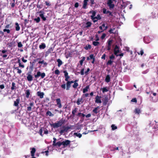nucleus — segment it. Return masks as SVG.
<instances>
[{
    "label": "nucleus",
    "instance_id": "nucleus-1",
    "mask_svg": "<svg viewBox=\"0 0 158 158\" xmlns=\"http://www.w3.org/2000/svg\"><path fill=\"white\" fill-rule=\"evenodd\" d=\"M22 122L25 125L26 127H29V126L30 119L29 118H26L23 119Z\"/></svg>",
    "mask_w": 158,
    "mask_h": 158
},
{
    "label": "nucleus",
    "instance_id": "nucleus-2",
    "mask_svg": "<svg viewBox=\"0 0 158 158\" xmlns=\"http://www.w3.org/2000/svg\"><path fill=\"white\" fill-rule=\"evenodd\" d=\"M10 40V41H9L10 42L8 43L7 44V47L11 48L14 46H15V42L12 41L11 39L8 40Z\"/></svg>",
    "mask_w": 158,
    "mask_h": 158
},
{
    "label": "nucleus",
    "instance_id": "nucleus-3",
    "mask_svg": "<svg viewBox=\"0 0 158 158\" xmlns=\"http://www.w3.org/2000/svg\"><path fill=\"white\" fill-rule=\"evenodd\" d=\"M56 105L59 108H61L62 107V105L61 104L60 99V98L56 99Z\"/></svg>",
    "mask_w": 158,
    "mask_h": 158
},
{
    "label": "nucleus",
    "instance_id": "nucleus-4",
    "mask_svg": "<svg viewBox=\"0 0 158 158\" xmlns=\"http://www.w3.org/2000/svg\"><path fill=\"white\" fill-rule=\"evenodd\" d=\"M102 10L104 14H106L109 16H112L111 12L109 11V10H106V8H103Z\"/></svg>",
    "mask_w": 158,
    "mask_h": 158
},
{
    "label": "nucleus",
    "instance_id": "nucleus-5",
    "mask_svg": "<svg viewBox=\"0 0 158 158\" xmlns=\"http://www.w3.org/2000/svg\"><path fill=\"white\" fill-rule=\"evenodd\" d=\"M119 52V47L117 45H116L114 49V54L117 56H118L117 54Z\"/></svg>",
    "mask_w": 158,
    "mask_h": 158
},
{
    "label": "nucleus",
    "instance_id": "nucleus-6",
    "mask_svg": "<svg viewBox=\"0 0 158 158\" xmlns=\"http://www.w3.org/2000/svg\"><path fill=\"white\" fill-rule=\"evenodd\" d=\"M99 28L101 30H106L108 28V25L106 23H103L99 27Z\"/></svg>",
    "mask_w": 158,
    "mask_h": 158
},
{
    "label": "nucleus",
    "instance_id": "nucleus-7",
    "mask_svg": "<svg viewBox=\"0 0 158 158\" xmlns=\"http://www.w3.org/2000/svg\"><path fill=\"white\" fill-rule=\"evenodd\" d=\"M112 40H108V41H107V44H108V45H107V50L108 51H109L111 49V44L112 43Z\"/></svg>",
    "mask_w": 158,
    "mask_h": 158
},
{
    "label": "nucleus",
    "instance_id": "nucleus-8",
    "mask_svg": "<svg viewBox=\"0 0 158 158\" xmlns=\"http://www.w3.org/2000/svg\"><path fill=\"white\" fill-rule=\"evenodd\" d=\"M70 142L71 141L69 140H66L65 141L62 142V145L64 147H67L70 144Z\"/></svg>",
    "mask_w": 158,
    "mask_h": 158
},
{
    "label": "nucleus",
    "instance_id": "nucleus-9",
    "mask_svg": "<svg viewBox=\"0 0 158 158\" xmlns=\"http://www.w3.org/2000/svg\"><path fill=\"white\" fill-rule=\"evenodd\" d=\"M17 88L16 84L14 82H12L11 84V91H15L16 89Z\"/></svg>",
    "mask_w": 158,
    "mask_h": 158
},
{
    "label": "nucleus",
    "instance_id": "nucleus-10",
    "mask_svg": "<svg viewBox=\"0 0 158 158\" xmlns=\"http://www.w3.org/2000/svg\"><path fill=\"white\" fill-rule=\"evenodd\" d=\"M101 97L100 96L97 95L95 98V102L97 103H102V101L101 100Z\"/></svg>",
    "mask_w": 158,
    "mask_h": 158
},
{
    "label": "nucleus",
    "instance_id": "nucleus-11",
    "mask_svg": "<svg viewBox=\"0 0 158 158\" xmlns=\"http://www.w3.org/2000/svg\"><path fill=\"white\" fill-rule=\"evenodd\" d=\"M51 126L54 128H57L61 127L58 122V121H57L56 123H55L51 124Z\"/></svg>",
    "mask_w": 158,
    "mask_h": 158
},
{
    "label": "nucleus",
    "instance_id": "nucleus-12",
    "mask_svg": "<svg viewBox=\"0 0 158 158\" xmlns=\"http://www.w3.org/2000/svg\"><path fill=\"white\" fill-rule=\"evenodd\" d=\"M20 99L19 98H17L15 101H14V106H18L19 103Z\"/></svg>",
    "mask_w": 158,
    "mask_h": 158
},
{
    "label": "nucleus",
    "instance_id": "nucleus-13",
    "mask_svg": "<svg viewBox=\"0 0 158 158\" xmlns=\"http://www.w3.org/2000/svg\"><path fill=\"white\" fill-rule=\"evenodd\" d=\"M37 96L40 97V98H42L44 97V93L43 92H41L40 91H38L37 93Z\"/></svg>",
    "mask_w": 158,
    "mask_h": 158
},
{
    "label": "nucleus",
    "instance_id": "nucleus-14",
    "mask_svg": "<svg viewBox=\"0 0 158 158\" xmlns=\"http://www.w3.org/2000/svg\"><path fill=\"white\" fill-rule=\"evenodd\" d=\"M84 102L83 100V98L81 97V98H79L76 102L77 104V105H80L81 103H82Z\"/></svg>",
    "mask_w": 158,
    "mask_h": 158
},
{
    "label": "nucleus",
    "instance_id": "nucleus-15",
    "mask_svg": "<svg viewBox=\"0 0 158 158\" xmlns=\"http://www.w3.org/2000/svg\"><path fill=\"white\" fill-rule=\"evenodd\" d=\"M99 108L100 107L99 106H98L96 107H95L93 110L92 112L96 114H97L98 112H99V110H98V109H99Z\"/></svg>",
    "mask_w": 158,
    "mask_h": 158
},
{
    "label": "nucleus",
    "instance_id": "nucleus-16",
    "mask_svg": "<svg viewBox=\"0 0 158 158\" xmlns=\"http://www.w3.org/2000/svg\"><path fill=\"white\" fill-rule=\"evenodd\" d=\"M58 122L59 123L60 125L61 126L65 122V120L63 118H61L58 121Z\"/></svg>",
    "mask_w": 158,
    "mask_h": 158
},
{
    "label": "nucleus",
    "instance_id": "nucleus-17",
    "mask_svg": "<svg viewBox=\"0 0 158 158\" xmlns=\"http://www.w3.org/2000/svg\"><path fill=\"white\" fill-rule=\"evenodd\" d=\"M108 102V98L107 97H105L104 98L103 100V105L104 106H105L107 104Z\"/></svg>",
    "mask_w": 158,
    "mask_h": 158
},
{
    "label": "nucleus",
    "instance_id": "nucleus-18",
    "mask_svg": "<svg viewBox=\"0 0 158 158\" xmlns=\"http://www.w3.org/2000/svg\"><path fill=\"white\" fill-rule=\"evenodd\" d=\"M134 111L135 114H139L141 112L140 109L139 108H135Z\"/></svg>",
    "mask_w": 158,
    "mask_h": 158
},
{
    "label": "nucleus",
    "instance_id": "nucleus-19",
    "mask_svg": "<svg viewBox=\"0 0 158 158\" xmlns=\"http://www.w3.org/2000/svg\"><path fill=\"white\" fill-rule=\"evenodd\" d=\"M92 48V46L91 45L88 44L86 45L84 47V48L86 50H88L89 49H90Z\"/></svg>",
    "mask_w": 158,
    "mask_h": 158
},
{
    "label": "nucleus",
    "instance_id": "nucleus-20",
    "mask_svg": "<svg viewBox=\"0 0 158 158\" xmlns=\"http://www.w3.org/2000/svg\"><path fill=\"white\" fill-rule=\"evenodd\" d=\"M61 145H62V142H61L60 141H59L57 142V143H56L55 144H54L53 145V146H57L58 147H60L61 146Z\"/></svg>",
    "mask_w": 158,
    "mask_h": 158
},
{
    "label": "nucleus",
    "instance_id": "nucleus-21",
    "mask_svg": "<svg viewBox=\"0 0 158 158\" xmlns=\"http://www.w3.org/2000/svg\"><path fill=\"white\" fill-rule=\"evenodd\" d=\"M72 127V126H68L67 127H65L64 126L63 128H64V131L65 132H67L69 129H71V127Z\"/></svg>",
    "mask_w": 158,
    "mask_h": 158
},
{
    "label": "nucleus",
    "instance_id": "nucleus-22",
    "mask_svg": "<svg viewBox=\"0 0 158 158\" xmlns=\"http://www.w3.org/2000/svg\"><path fill=\"white\" fill-rule=\"evenodd\" d=\"M57 61L58 63V67H60V66L63 64V62L60 59H57Z\"/></svg>",
    "mask_w": 158,
    "mask_h": 158
},
{
    "label": "nucleus",
    "instance_id": "nucleus-23",
    "mask_svg": "<svg viewBox=\"0 0 158 158\" xmlns=\"http://www.w3.org/2000/svg\"><path fill=\"white\" fill-rule=\"evenodd\" d=\"M113 3H107V4L110 9L113 8L114 7V5Z\"/></svg>",
    "mask_w": 158,
    "mask_h": 158
},
{
    "label": "nucleus",
    "instance_id": "nucleus-24",
    "mask_svg": "<svg viewBox=\"0 0 158 158\" xmlns=\"http://www.w3.org/2000/svg\"><path fill=\"white\" fill-rule=\"evenodd\" d=\"M105 80L107 83H108L110 81V77L109 75L106 76Z\"/></svg>",
    "mask_w": 158,
    "mask_h": 158
},
{
    "label": "nucleus",
    "instance_id": "nucleus-25",
    "mask_svg": "<svg viewBox=\"0 0 158 158\" xmlns=\"http://www.w3.org/2000/svg\"><path fill=\"white\" fill-rule=\"evenodd\" d=\"M89 85H88L87 86H86L83 89V93H85L88 91V89H89Z\"/></svg>",
    "mask_w": 158,
    "mask_h": 158
},
{
    "label": "nucleus",
    "instance_id": "nucleus-26",
    "mask_svg": "<svg viewBox=\"0 0 158 158\" xmlns=\"http://www.w3.org/2000/svg\"><path fill=\"white\" fill-rule=\"evenodd\" d=\"M90 58L91 59H93V61H92V64H94V61L95 60V57L94 56V55L93 54H92L90 55L89 56Z\"/></svg>",
    "mask_w": 158,
    "mask_h": 158
},
{
    "label": "nucleus",
    "instance_id": "nucleus-27",
    "mask_svg": "<svg viewBox=\"0 0 158 158\" xmlns=\"http://www.w3.org/2000/svg\"><path fill=\"white\" fill-rule=\"evenodd\" d=\"M71 84L68 81H67L66 85V89L67 90H69L70 89V88L71 87Z\"/></svg>",
    "mask_w": 158,
    "mask_h": 158
},
{
    "label": "nucleus",
    "instance_id": "nucleus-28",
    "mask_svg": "<svg viewBox=\"0 0 158 158\" xmlns=\"http://www.w3.org/2000/svg\"><path fill=\"white\" fill-rule=\"evenodd\" d=\"M46 47V45L44 43H42L39 46V48L40 49H44Z\"/></svg>",
    "mask_w": 158,
    "mask_h": 158
},
{
    "label": "nucleus",
    "instance_id": "nucleus-29",
    "mask_svg": "<svg viewBox=\"0 0 158 158\" xmlns=\"http://www.w3.org/2000/svg\"><path fill=\"white\" fill-rule=\"evenodd\" d=\"M25 94H26V97L27 98H28L29 97V96L30 95V90L29 89H27L25 91Z\"/></svg>",
    "mask_w": 158,
    "mask_h": 158
},
{
    "label": "nucleus",
    "instance_id": "nucleus-30",
    "mask_svg": "<svg viewBox=\"0 0 158 158\" xmlns=\"http://www.w3.org/2000/svg\"><path fill=\"white\" fill-rule=\"evenodd\" d=\"M8 54V52L7 50H0V55H1V54Z\"/></svg>",
    "mask_w": 158,
    "mask_h": 158
},
{
    "label": "nucleus",
    "instance_id": "nucleus-31",
    "mask_svg": "<svg viewBox=\"0 0 158 158\" xmlns=\"http://www.w3.org/2000/svg\"><path fill=\"white\" fill-rule=\"evenodd\" d=\"M38 63L43 64L44 65V66H43V67L46 66L47 64V63L46 62H44V60H43L42 61H39L38 62Z\"/></svg>",
    "mask_w": 158,
    "mask_h": 158
},
{
    "label": "nucleus",
    "instance_id": "nucleus-32",
    "mask_svg": "<svg viewBox=\"0 0 158 158\" xmlns=\"http://www.w3.org/2000/svg\"><path fill=\"white\" fill-rule=\"evenodd\" d=\"M46 115L47 116H50L52 117L54 116V114H52L51 112L50 111H48L46 113Z\"/></svg>",
    "mask_w": 158,
    "mask_h": 158
},
{
    "label": "nucleus",
    "instance_id": "nucleus-33",
    "mask_svg": "<svg viewBox=\"0 0 158 158\" xmlns=\"http://www.w3.org/2000/svg\"><path fill=\"white\" fill-rule=\"evenodd\" d=\"M5 35L3 31L0 30V41L2 40V36Z\"/></svg>",
    "mask_w": 158,
    "mask_h": 158
},
{
    "label": "nucleus",
    "instance_id": "nucleus-34",
    "mask_svg": "<svg viewBox=\"0 0 158 158\" xmlns=\"http://www.w3.org/2000/svg\"><path fill=\"white\" fill-rule=\"evenodd\" d=\"M77 108H75V109L73 110L72 111V114L73 115V116H74L75 115V113L76 112L77 110Z\"/></svg>",
    "mask_w": 158,
    "mask_h": 158
},
{
    "label": "nucleus",
    "instance_id": "nucleus-35",
    "mask_svg": "<svg viewBox=\"0 0 158 158\" xmlns=\"http://www.w3.org/2000/svg\"><path fill=\"white\" fill-rule=\"evenodd\" d=\"M74 135L78 137L79 138H81L82 136V135L81 134L76 132L74 133Z\"/></svg>",
    "mask_w": 158,
    "mask_h": 158
},
{
    "label": "nucleus",
    "instance_id": "nucleus-36",
    "mask_svg": "<svg viewBox=\"0 0 158 158\" xmlns=\"http://www.w3.org/2000/svg\"><path fill=\"white\" fill-rule=\"evenodd\" d=\"M90 13H92V15L91 16V18H94L96 12L94 11H90Z\"/></svg>",
    "mask_w": 158,
    "mask_h": 158
},
{
    "label": "nucleus",
    "instance_id": "nucleus-37",
    "mask_svg": "<svg viewBox=\"0 0 158 158\" xmlns=\"http://www.w3.org/2000/svg\"><path fill=\"white\" fill-rule=\"evenodd\" d=\"M111 127L112 130H114L117 128V127L114 124H112L111 126Z\"/></svg>",
    "mask_w": 158,
    "mask_h": 158
},
{
    "label": "nucleus",
    "instance_id": "nucleus-38",
    "mask_svg": "<svg viewBox=\"0 0 158 158\" xmlns=\"http://www.w3.org/2000/svg\"><path fill=\"white\" fill-rule=\"evenodd\" d=\"M100 43L98 41H93V44L94 46H98L99 44Z\"/></svg>",
    "mask_w": 158,
    "mask_h": 158
},
{
    "label": "nucleus",
    "instance_id": "nucleus-39",
    "mask_svg": "<svg viewBox=\"0 0 158 158\" xmlns=\"http://www.w3.org/2000/svg\"><path fill=\"white\" fill-rule=\"evenodd\" d=\"M113 62V61L111 60H109L106 63V65H112Z\"/></svg>",
    "mask_w": 158,
    "mask_h": 158
},
{
    "label": "nucleus",
    "instance_id": "nucleus-40",
    "mask_svg": "<svg viewBox=\"0 0 158 158\" xmlns=\"http://www.w3.org/2000/svg\"><path fill=\"white\" fill-rule=\"evenodd\" d=\"M41 73L40 71H38L37 72V74L35 76V78H37L41 76Z\"/></svg>",
    "mask_w": 158,
    "mask_h": 158
},
{
    "label": "nucleus",
    "instance_id": "nucleus-41",
    "mask_svg": "<svg viewBox=\"0 0 158 158\" xmlns=\"http://www.w3.org/2000/svg\"><path fill=\"white\" fill-rule=\"evenodd\" d=\"M108 91V90L107 88L106 87H103L102 89V92L103 93H104L105 92H107Z\"/></svg>",
    "mask_w": 158,
    "mask_h": 158
},
{
    "label": "nucleus",
    "instance_id": "nucleus-42",
    "mask_svg": "<svg viewBox=\"0 0 158 158\" xmlns=\"http://www.w3.org/2000/svg\"><path fill=\"white\" fill-rule=\"evenodd\" d=\"M40 16L44 21H45L46 20V18L44 17L43 14H40Z\"/></svg>",
    "mask_w": 158,
    "mask_h": 158
},
{
    "label": "nucleus",
    "instance_id": "nucleus-43",
    "mask_svg": "<svg viewBox=\"0 0 158 158\" xmlns=\"http://www.w3.org/2000/svg\"><path fill=\"white\" fill-rule=\"evenodd\" d=\"M91 23L90 22H88L86 23L85 27H88L90 26L91 25Z\"/></svg>",
    "mask_w": 158,
    "mask_h": 158
},
{
    "label": "nucleus",
    "instance_id": "nucleus-44",
    "mask_svg": "<svg viewBox=\"0 0 158 158\" xmlns=\"http://www.w3.org/2000/svg\"><path fill=\"white\" fill-rule=\"evenodd\" d=\"M85 57H83L82 58V59L80 60L79 61L80 64L81 65H82L83 61L85 60Z\"/></svg>",
    "mask_w": 158,
    "mask_h": 158
},
{
    "label": "nucleus",
    "instance_id": "nucleus-45",
    "mask_svg": "<svg viewBox=\"0 0 158 158\" xmlns=\"http://www.w3.org/2000/svg\"><path fill=\"white\" fill-rule=\"evenodd\" d=\"M16 30H19L20 27L19 26V24L17 23H16L15 24Z\"/></svg>",
    "mask_w": 158,
    "mask_h": 158
},
{
    "label": "nucleus",
    "instance_id": "nucleus-46",
    "mask_svg": "<svg viewBox=\"0 0 158 158\" xmlns=\"http://www.w3.org/2000/svg\"><path fill=\"white\" fill-rule=\"evenodd\" d=\"M77 116H81L83 117H84L85 116V115L84 114L82 113H79L77 115Z\"/></svg>",
    "mask_w": 158,
    "mask_h": 158
},
{
    "label": "nucleus",
    "instance_id": "nucleus-47",
    "mask_svg": "<svg viewBox=\"0 0 158 158\" xmlns=\"http://www.w3.org/2000/svg\"><path fill=\"white\" fill-rule=\"evenodd\" d=\"M78 86V84L77 83H74V84L73 85V87L74 88H76Z\"/></svg>",
    "mask_w": 158,
    "mask_h": 158
},
{
    "label": "nucleus",
    "instance_id": "nucleus-48",
    "mask_svg": "<svg viewBox=\"0 0 158 158\" xmlns=\"http://www.w3.org/2000/svg\"><path fill=\"white\" fill-rule=\"evenodd\" d=\"M87 4V3L86 2H84L83 5V8L84 9L86 8V6Z\"/></svg>",
    "mask_w": 158,
    "mask_h": 158
},
{
    "label": "nucleus",
    "instance_id": "nucleus-49",
    "mask_svg": "<svg viewBox=\"0 0 158 158\" xmlns=\"http://www.w3.org/2000/svg\"><path fill=\"white\" fill-rule=\"evenodd\" d=\"M18 62L19 64V65L20 67H21L23 68L24 67V65L23 64H22L20 63V60H18Z\"/></svg>",
    "mask_w": 158,
    "mask_h": 158
},
{
    "label": "nucleus",
    "instance_id": "nucleus-50",
    "mask_svg": "<svg viewBox=\"0 0 158 158\" xmlns=\"http://www.w3.org/2000/svg\"><path fill=\"white\" fill-rule=\"evenodd\" d=\"M39 133L40 135H41L42 136H43V135L42 134L43 133V129L41 128L40 129L39 131Z\"/></svg>",
    "mask_w": 158,
    "mask_h": 158
},
{
    "label": "nucleus",
    "instance_id": "nucleus-51",
    "mask_svg": "<svg viewBox=\"0 0 158 158\" xmlns=\"http://www.w3.org/2000/svg\"><path fill=\"white\" fill-rule=\"evenodd\" d=\"M14 68L16 69L17 70V71H17L18 73L19 74H20L22 73L21 70L20 69H19L18 67L15 68L14 67Z\"/></svg>",
    "mask_w": 158,
    "mask_h": 158
},
{
    "label": "nucleus",
    "instance_id": "nucleus-52",
    "mask_svg": "<svg viewBox=\"0 0 158 158\" xmlns=\"http://www.w3.org/2000/svg\"><path fill=\"white\" fill-rule=\"evenodd\" d=\"M137 53L139 55L140 54L141 56H142L144 53L143 51V49H141L139 52H137Z\"/></svg>",
    "mask_w": 158,
    "mask_h": 158
},
{
    "label": "nucleus",
    "instance_id": "nucleus-53",
    "mask_svg": "<svg viewBox=\"0 0 158 158\" xmlns=\"http://www.w3.org/2000/svg\"><path fill=\"white\" fill-rule=\"evenodd\" d=\"M8 54H6V53L4 54H1V55L2 56V57L3 58L5 59L7 56Z\"/></svg>",
    "mask_w": 158,
    "mask_h": 158
},
{
    "label": "nucleus",
    "instance_id": "nucleus-54",
    "mask_svg": "<svg viewBox=\"0 0 158 158\" xmlns=\"http://www.w3.org/2000/svg\"><path fill=\"white\" fill-rule=\"evenodd\" d=\"M44 152L45 153V155L46 156H48V150L45 151H42L41 152V154H44Z\"/></svg>",
    "mask_w": 158,
    "mask_h": 158
},
{
    "label": "nucleus",
    "instance_id": "nucleus-55",
    "mask_svg": "<svg viewBox=\"0 0 158 158\" xmlns=\"http://www.w3.org/2000/svg\"><path fill=\"white\" fill-rule=\"evenodd\" d=\"M94 18L98 19V20H100L101 19V18L99 15H98L97 16L95 17Z\"/></svg>",
    "mask_w": 158,
    "mask_h": 158
},
{
    "label": "nucleus",
    "instance_id": "nucleus-56",
    "mask_svg": "<svg viewBox=\"0 0 158 158\" xmlns=\"http://www.w3.org/2000/svg\"><path fill=\"white\" fill-rule=\"evenodd\" d=\"M55 73L56 74L59 75L60 74V72L58 69H57L55 70Z\"/></svg>",
    "mask_w": 158,
    "mask_h": 158
},
{
    "label": "nucleus",
    "instance_id": "nucleus-57",
    "mask_svg": "<svg viewBox=\"0 0 158 158\" xmlns=\"http://www.w3.org/2000/svg\"><path fill=\"white\" fill-rule=\"evenodd\" d=\"M18 46L19 48H21L23 46V45L21 42H19L18 43Z\"/></svg>",
    "mask_w": 158,
    "mask_h": 158
},
{
    "label": "nucleus",
    "instance_id": "nucleus-58",
    "mask_svg": "<svg viewBox=\"0 0 158 158\" xmlns=\"http://www.w3.org/2000/svg\"><path fill=\"white\" fill-rule=\"evenodd\" d=\"M63 73H64V77H66V76H69V75H68V72L66 71H65H65H63Z\"/></svg>",
    "mask_w": 158,
    "mask_h": 158
},
{
    "label": "nucleus",
    "instance_id": "nucleus-59",
    "mask_svg": "<svg viewBox=\"0 0 158 158\" xmlns=\"http://www.w3.org/2000/svg\"><path fill=\"white\" fill-rule=\"evenodd\" d=\"M34 20L36 21L37 23H38L40 20V17H38L36 19H35Z\"/></svg>",
    "mask_w": 158,
    "mask_h": 158
},
{
    "label": "nucleus",
    "instance_id": "nucleus-60",
    "mask_svg": "<svg viewBox=\"0 0 158 158\" xmlns=\"http://www.w3.org/2000/svg\"><path fill=\"white\" fill-rule=\"evenodd\" d=\"M45 76V74L44 73H43L41 74V76L42 78H43Z\"/></svg>",
    "mask_w": 158,
    "mask_h": 158
},
{
    "label": "nucleus",
    "instance_id": "nucleus-61",
    "mask_svg": "<svg viewBox=\"0 0 158 158\" xmlns=\"http://www.w3.org/2000/svg\"><path fill=\"white\" fill-rule=\"evenodd\" d=\"M27 79L29 81H30V72H28L27 73Z\"/></svg>",
    "mask_w": 158,
    "mask_h": 158
},
{
    "label": "nucleus",
    "instance_id": "nucleus-62",
    "mask_svg": "<svg viewBox=\"0 0 158 158\" xmlns=\"http://www.w3.org/2000/svg\"><path fill=\"white\" fill-rule=\"evenodd\" d=\"M84 68L81 69L80 73L81 75H84Z\"/></svg>",
    "mask_w": 158,
    "mask_h": 158
},
{
    "label": "nucleus",
    "instance_id": "nucleus-63",
    "mask_svg": "<svg viewBox=\"0 0 158 158\" xmlns=\"http://www.w3.org/2000/svg\"><path fill=\"white\" fill-rule=\"evenodd\" d=\"M131 101L132 102H137V100L136 98H134L132 99L131 100Z\"/></svg>",
    "mask_w": 158,
    "mask_h": 158
},
{
    "label": "nucleus",
    "instance_id": "nucleus-64",
    "mask_svg": "<svg viewBox=\"0 0 158 158\" xmlns=\"http://www.w3.org/2000/svg\"><path fill=\"white\" fill-rule=\"evenodd\" d=\"M114 58L115 56L113 54H112L111 56H110V58L111 60L114 59Z\"/></svg>",
    "mask_w": 158,
    "mask_h": 158
}]
</instances>
